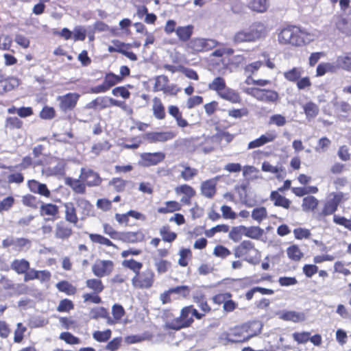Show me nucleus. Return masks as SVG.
<instances>
[{"label":"nucleus","instance_id":"obj_1","mask_svg":"<svg viewBox=\"0 0 351 351\" xmlns=\"http://www.w3.org/2000/svg\"><path fill=\"white\" fill-rule=\"evenodd\" d=\"M194 318L197 320L203 319V315L194 307L193 304L184 306L180 310V315L172 320L166 322V328L173 330L191 327L194 323Z\"/></svg>","mask_w":351,"mask_h":351},{"label":"nucleus","instance_id":"obj_2","mask_svg":"<svg viewBox=\"0 0 351 351\" xmlns=\"http://www.w3.org/2000/svg\"><path fill=\"white\" fill-rule=\"evenodd\" d=\"M208 87L210 90L216 92L221 99L231 104H241L242 101L239 93L234 89L228 87L225 79L222 77L218 76L215 77L208 84Z\"/></svg>","mask_w":351,"mask_h":351},{"label":"nucleus","instance_id":"obj_3","mask_svg":"<svg viewBox=\"0 0 351 351\" xmlns=\"http://www.w3.org/2000/svg\"><path fill=\"white\" fill-rule=\"evenodd\" d=\"M267 33L264 23L256 21L252 23L247 29H242L234 34L232 40L234 44L253 43L265 37Z\"/></svg>","mask_w":351,"mask_h":351},{"label":"nucleus","instance_id":"obj_4","mask_svg":"<svg viewBox=\"0 0 351 351\" xmlns=\"http://www.w3.org/2000/svg\"><path fill=\"white\" fill-rule=\"evenodd\" d=\"M233 254L235 258H241L253 265L258 264L261 258V252L256 247L255 244L250 240H244L235 246Z\"/></svg>","mask_w":351,"mask_h":351},{"label":"nucleus","instance_id":"obj_5","mask_svg":"<svg viewBox=\"0 0 351 351\" xmlns=\"http://www.w3.org/2000/svg\"><path fill=\"white\" fill-rule=\"evenodd\" d=\"M304 32L298 26L289 25L278 34V41L282 45L301 47L305 44Z\"/></svg>","mask_w":351,"mask_h":351},{"label":"nucleus","instance_id":"obj_6","mask_svg":"<svg viewBox=\"0 0 351 351\" xmlns=\"http://www.w3.org/2000/svg\"><path fill=\"white\" fill-rule=\"evenodd\" d=\"M219 45L215 39L195 37L186 44V49L192 54H198L211 51Z\"/></svg>","mask_w":351,"mask_h":351},{"label":"nucleus","instance_id":"obj_7","mask_svg":"<svg viewBox=\"0 0 351 351\" xmlns=\"http://www.w3.org/2000/svg\"><path fill=\"white\" fill-rule=\"evenodd\" d=\"M304 70L302 67H293L283 73L284 77L289 82L295 83L298 90L309 89L312 82L308 76L302 77Z\"/></svg>","mask_w":351,"mask_h":351},{"label":"nucleus","instance_id":"obj_8","mask_svg":"<svg viewBox=\"0 0 351 351\" xmlns=\"http://www.w3.org/2000/svg\"><path fill=\"white\" fill-rule=\"evenodd\" d=\"M245 93L257 101L266 104H276L280 100L278 93L272 89L250 87L245 90Z\"/></svg>","mask_w":351,"mask_h":351},{"label":"nucleus","instance_id":"obj_9","mask_svg":"<svg viewBox=\"0 0 351 351\" xmlns=\"http://www.w3.org/2000/svg\"><path fill=\"white\" fill-rule=\"evenodd\" d=\"M348 198L343 192L331 193L330 198L324 203L322 210L318 213V218L322 219L326 216L335 214L337 210L339 204Z\"/></svg>","mask_w":351,"mask_h":351},{"label":"nucleus","instance_id":"obj_10","mask_svg":"<svg viewBox=\"0 0 351 351\" xmlns=\"http://www.w3.org/2000/svg\"><path fill=\"white\" fill-rule=\"evenodd\" d=\"M155 282V273L151 268L138 272L132 279L134 287L138 289H149Z\"/></svg>","mask_w":351,"mask_h":351},{"label":"nucleus","instance_id":"obj_11","mask_svg":"<svg viewBox=\"0 0 351 351\" xmlns=\"http://www.w3.org/2000/svg\"><path fill=\"white\" fill-rule=\"evenodd\" d=\"M112 43L111 52H119L132 61H136L138 60L137 56L132 51H130V49L132 47H140L141 45L140 41H134L132 43H125L117 40H114Z\"/></svg>","mask_w":351,"mask_h":351},{"label":"nucleus","instance_id":"obj_12","mask_svg":"<svg viewBox=\"0 0 351 351\" xmlns=\"http://www.w3.org/2000/svg\"><path fill=\"white\" fill-rule=\"evenodd\" d=\"M80 95L77 93H68L63 95L58 96L57 101L58 107L63 112L73 110L79 101Z\"/></svg>","mask_w":351,"mask_h":351},{"label":"nucleus","instance_id":"obj_13","mask_svg":"<svg viewBox=\"0 0 351 351\" xmlns=\"http://www.w3.org/2000/svg\"><path fill=\"white\" fill-rule=\"evenodd\" d=\"M111 238L119 239L125 243H137L145 241V236L143 230H138L137 231H128L122 232H116L111 231Z\"/></svg>","mask_w":351,"mask_h":351},{"label":"nucleus","instance_id":"obj_14","mask_svg":"<svg viewBox=\"0 0 351 351\" xmlns=\"http://www.w3.org/2000/svg\"><path fill=\"white\" fill-rule=\"evenodd\" d=\"M39 215L46 221H54L60 218L59 206L53 203L41 202Z\"/></svg>","mask_w":351,"mask_h":351},{"label":"nucleus","instance_id":"obj_15","mask_svg":"<svg viewBox=\"0 0 351 351\" xmlns=\"http://www.w3.org/2000/svg\"><path fill=\"white\" fill-rule=\"evenodd\" d=\"M177 195H182L180 202L184 205L191 204L192 199L196 195L195 189L187 184H180L175 188Z\"/></svg>","mask_w":351,"mask_h":351},{"label":"nucleus","instance_id":"obj_16","mask_svg":"<svg viewBox=\"0 0 351 351\" xmlns=\"http://www.w3.org/2000/svg\"><path fill=\"white\" fill-rule=\"evenodd\" d=\"M277 138L278 133L276 130H269L258 138L250 141L247 145V148L251 149L260 147L265 144L275 141Z\"/></svg>","mask_w":351,"mask_h":351},{"label":"nucleus","instance_id":"obj_17","mask_svg":"<svg viewBox=\"0 0 351 351\" xmlns=\"http://www.w3.org/2000/svg\"><path fill=\"white\" fill-rule=\"evenodd\" d=\"M176 134L171 131L150 132L145 135V139L149 143H165L173 139Z\"/></svg>","mask_w":351,"mask_h":351},{"label":"nucleus","instance_id":"obj_18","mask_svg":"<svg viewBox=\"0 0 351 351\" xmlns=\"http://www.w3.org/2000/svg\"><path fill=\"white\" fill-rule=\"evenodd\" d=\"M73 234V228L66 221H59L55 226L54 236L62 241L68 240Z\"/></svg>","mask_w":351,"mask_h":351},{"label":"nucleus","instance_id":"obj_19","mask_svg":"<svg viewBox=\"0 0 351 351\" xmlns=\"http://www.w3.org/2000/svg\"><path fill=\"white\" fill-rule=\"evenodd\" d=\"M31 245V241L26 238H17L8 237L3 240L2 246L5 248L12 246V249L16 252H21L25 247H29Z\"/></svg>","mask_w":351,"mask_h":351},{"label":"nucleus","instance_id":"obj_20","mask_svg":"<svg viewBox=\"0 0 351 351\" xmlns=\"http://www.w3.org/2000/svg\"><path fill=\"white\" fill-rule=\"evenodd\" d=\"M27 184L32 193L38 194L47 199L51 198V193L46 184L41 183L36 180H29L27 181Z\"/></svg>","mask_w":351,"mask_h":351},{"label":"nucleus","instance_id":"obj_21","mask_svg":"<svg viewBox=\"0 0 351 351\" xmlns=\"http://www.w3.org/2000/svg\"><path fill=\"white\" fill-rule=\"evenodd\" d=\"M141 158L145 167L155 166L165 160V154L161 152H145L141 154Z\"/></svg>","mask_w":351,"mask_h":351},{"label":"nucleus","instance_id":"obj_22","mask_svg":"<svg viewBox=\"0 0 351 351\" xmlns=\"http://www.w3.org/2000/svg\"><path fill=\"white\" fill-rule=\"evenodd\" d=\"M75 202L80 210L82 220L94 216V206L88 200L84 197H79L76 199Z\"/></svg>","mask_w":351,"mask_h":351},{"label":"nucleus","instance_id":"obj_23","mask_svg":"<svg viewBox=\"0 0 351 351\" xmlns=\"http://www.w3.org/2000/svg\"><path fill=\"white\" fill-rule=\"evenodd\" d=\"M80 178L88 186H97L101 182L99 175L90 169L82 168Z\"/></svg>","mask_w":351,"mask_h":351},{"label":"nucleus","instance_id":"obj_24","mask_svg":"<svg viewBox=\"0 0 351 351\" xmlns=\"http://www.w3.org/2000/svg\"><path fill=\"white\" fill-rule=\"evenodd\" d=\"M219 178L217 177L204 181L201 184L200 190L203 196L211 199L217 192V183Z\"/></svg>","mask_w":351,"mask_h":351},{"label":"nucleus","instance_id":"obj_25","mask_svg":"<svg viewBox=\"0 0 351 351\" xmlns=\"http://www.w3.org/2000/svg\"><path fill=\"white\" fill-rule=\"evenodd\" d=\"M51 274L48 270H36L32 269L28 274L24 276V281L28 282L34 280H38L40 282H49L51 280Z\"/></svg>","mask_w":351,"mask_h":351},{"label":"nucleus","instance_id":"obj_26","mask_svg":"<svg viewBox=\"0 0 351 351\" xmlns=\"http://www.w3.org/2000/svg\"><path fill=\"white\" fill-rule=\"evenodd\" d=\"M64 208V221L76 226L79 222L77 210L73 202H65L63 204Z\"/></svg>","mask_w":351,"mask_h":351},{"label":"nucleus","instance_id":"obj_27","mask_svg":"<svg viewBox=\"0 0 351 351\" xmlns=\"http://www.w3.org/2000/svg\"><path fill=\"white\" fill-rule=\"evenodd\" d=\"M132 21L129 19H123L119 22V26L111 28V35L124 37L130 34Z\"/></svg>","mask_w":351,"mask_h":351},{"label":"nucleus","instance_id":"obj_28","mask_svg":"<svg viewBox=\"0 0 351 351\" xmlns=\"http://www.w3.org/2000/svg\"><path fill=\"white\" fill-rule=\"evenodd\" d=\"M194 29L195 27L192 24L178 26L176 34L180 42L186 44L191 40L194 33Z\"/></svg>","mask_w":351,"mask_h":351},{"label":"nucleus","instance_id":"obj_29","mask_svg":"<svg viewBox=\"0 0 351 351\" xmlns=\"http://www.w3.org/2000/svg\"><path fill=\"white\" fill-rule=\"evenodd\" d=\"M193 300L200 309L201 312H199V314L203 315V318L206 315L212 312V308L208 303L206 295L204 293H200L195 295L193 297Z\"/></svg>","mask_w":351,"mask_h":351},{"label":"nucleus","instance_id":"obj_30","mask_svg":"<svg viewBox=\"0 0 351 351\" xmlns=\"http://www.w3.org/2000/svg\"><path fill=\"white\" fill-rule=\"evenodd\" d=\"M16 86V80L14 77L5 76L0 69V95L12 90Z\"/></svg>","mask_w":351,"mask_h":351},{"label":"nucleus","instance_id":"obj_31","mask_svg":"<svg viewBox=\"0 0 351 351\" xmlns=\"http://www.w3.org/2000/svg\"><path fill=\"white\" fill-rule=\"evenodd\" d=\"M280 191H272L269 195V199L273 202L275 206L282 207L285 209H289L291 201L285 196L280 194Z\"/></svg>","mask_w":351,"mask_h":351},{"label":"nucleus","instance_id":"obj_32","mask_svg":"<svg viewBox=\"0 0 351 351\" xmlns=\"http://www.w3.org/2000/svg\"><path fill=\"white\" fill-rule=\"evenodd\" d=\"M10 267L17 274H24V276L31 270L29 262L25 258L14 259Z\"/></svg>","mask_w":351,"mask_h":351},{"label":"nucleus","instance_id":"obj_33","mask_svg":"<svg viewBox=\"0 0 351 351\" xmlns=\"http://www.w3.org/2000/svg\"><path fill=\"white\" fill-rule=\"evenodd\" d=\"M168 112L175 119L179 128H184L189 125L188 121L183 117L182 113L178 106L174 105L169 106L168 107Z\"/></svg>","mask_w":351,"mask_h":351},{"label":"nucleus","instance_id":"obj_34","mask_svg":"<svg viewBox=\"0 0 351 351\" xmlns=\"http://www.w3.org/2000/svg\"><path fill=\"white\" fill-rule=\"evenodd\" d=\"M182 204L176 200H169L164 203V206L158 207L157 212L159 214H167L180 211Z\"/></svg>","mask_w":351,"mask_h":351},{"label":"nucleus","instance_id":"obj_35","mask_svg":"<svg viewBox=\"0 0 351 351\" xmlns=\"http://www.w3.org/2000/svg\"><path fill=\"white\" fill-rule=\"evenodd\" d=\"M180 167L182 168L180 176L184 181L193 180L199 173L197 169L191 167L188 164L182 163Z\"/></svg>","mask_w":351,"mask_h":351},{"label":"nucleus","instance_id":"obj_36","mask_svg":"<svg viewBox=\"0 0 351 351\" xmlns=\"http://www.w3.org/2000/svg\"><path fill=\"white\" fill-rule=\"evenodd\" d=\"M268 0H251L247 4V7L252 11L257 13H264L269 8Z\"/></svg>","mask_w":351,"mask_h":351},{"label":"nucleus","instance_id":"obj_37","mask_svg":"<svg viewBox=\"0 0 351 351\" xmlns=\"http://www.w3.org/2000/svg\"><path fill=\"white\" fill-rule=\"evenodd\" d=\"M109 265L110 261H108L97 260L92 267L93 274L99 278L104 276L106 274Z\"/></svg>","mask_w":351,"mask_h":351},{"label":"nucleus","instance_id":"obj_38","mask_svg":"<svg viewBox=\"0 0 351 351\" xmlns=\"http://www.w3.org/2000/svg\"><path fill=\"white\" fill-rule=\"evenodd\" d=\"M66 184L76 193L84 194L86 192V184L80 178L79 179L68 178Z\"/></svg>","mask_w":351,"mask_h":351},{"label":"nucleus","instance_id":"obj_39","mask_svg":"<svg viewBox=\"0 0 351 351\" xmlns=\"http://www.w3.org/2000/svg\"><path fill=\"white\" fill-rule=\"evenodd\" d=\"M152 110L153 114L156 119L161 120L165 118L166 114L165 107L160 98L154 97L153 99Z\"/></svg>","mask_w":351,"mask_h":351},{"label":"nucleus","instance_id":"obj_40","mask_svg":"<svg viewBox=\"0 0 351 351\" xmlns=\"http://www.w3.org/2000/svg\"><path fill=\"white\" fill-rule=\"evenodd\" d=\"M318 205L319 200L314 196L308 195L302 199V207L304 211H314L317 208Z\"/></svg>","mask_w":351,"mask_h":351},{"label":"nucleus","instance_id":"obj_41","mask_svg":"<svg viewBox=\"0 0 351 351\" xmlns=\"http://www.w3.org/2000/svg\"><path fill=\"white\" fill-rule=\"evenodd\" d=\"M291 190L297 197H303L308 194H315L319 191L316 186L292 187Z\"/></svg>","mask_w":351,"mask_h":351},{"label":"nucleus","instance_id":"obj_42","mask_svg":"<svg viewBox=\"0 0 351 351\" xmlns=\"http://www.w3.org/2000/svg\"><path fill=\"white\" fill-rule=\"evenodd\" d=\"M56 287L59 291L63 292L67 295H73L77 293L76 287L67 280L58 282Z\"/></svg>","mask_w":351,"mask_h":351},{"label":"nucleus","instance_id":"obj_43","mask_svg":"<svg viewBox=\"0 0 351 351\" xmlns=\"http://www.w3.org/2000/svg\"><path fill=\"white\" fill-rule=\"evenodd\" d=\"M160 234L162 239L165 242L172 243L177 239V234L175 232L171 230V228L169 225L162 226L159 230Z\"/></svg>","mask_w":351,"mask_h":351},{"label":"nucleus","instance_id":"obj_44","mask_svg":"<svg viewBox=\"0 0 351 351\" xmlns=\"http://www.w3.org/2000/svg\"><path fill=\"white\" fill-rule=\"evenodd\" d=\"M288 258L295 262L300 261L304 256L303 252L298 245L293 244L287 248Z\"/></svg>","mask_w":351,"mask_h":351},{"label":"nucleus","instance_id":"obj_45","mask_svg":"<svg viewBox=\"0 0 351 351\" xmlns=\"http://www.w3.org/2000/svg\"><path fill=\"white\" fill-rule=\"evenodd\" d=\"M41 202L43 201L32 194H27L22 197L23 204L34 210L39 208Z\"/></svg>","mask_w":351,"mask_h":351},{"label":"nucleus","instance_id":"obj_46","mask_svg":"<svg viewBox=\"0 0 351 351\" xmlns=\"http://www.w3.org/2000/svg\"><path fill=\"white\" fill-rule=\"evenodd\" d=\"M130 74V70L128 66L123 65L120 68V75H116L111 72V86L121 82L123 79Z\"/></svg>","mask_w":351,"mask_h":351},{"label":"nucleus","instance_id":"obj_47","mask_svg":"<svg viewBox=\"0 0 351 351\" xmlns=\"http://www.w3.org/2000/svg\"><path fill=\"white\" fill-rule=\"evenodd\" d=\"M304 112L308 119L315 118L319 112V106L313 101H308L303 106Z\"/></svg>","mask_w":351,"mask_h":351},{"label":"nucleus","instance_id":"obj_48","mask_svg":"<svg viewBox=\"0 0 351 351\" xmlns=\"http://www.w3.org/2000/svg\"><path fill=\"white\" fill-rule=\"evenodd\" d=\"M112 314L113 319H111V324L121 323L125 315V311L121 305L115 304L112 307Z\"/></svg>","mask_w":351,"mask_h":351},{"label":"nucleus","instance_id":"obj_49","mask_svg":"<svg viewBox=\"0 0 351 351\" xmlns=\"http://www.w3.org/2000/svg\"><path fill=\"white\" fill-rule=\"evenodd\" d=\"M23 122L17 117H8L5 121V128L10 130H21L23 128Z\"/></svg>","mask_w":351,"mask_h":351},{"label":"nucleus","instance_id":"obj_50","mask_svg":"<svg viewBox=\"0 0 351 351\" xmlns=\"http://www.w3.org/2000/svg\"><path fill=\"white\" fill-rule=\"evenodd\" d=\"M244 235L247 237L258 239L263 234V230L258 226L245 227L243 226Z\"/></svg>","mask_w":351,"mask_h":351},{"label":"nucleus","instance_id":"obj_51","mask_svg":"<svg viewBox=\"0 0 351 351\" xmlns=\"http://www.w3.org/2000/svg\"><path fill=\"white\" fill-rule=\"evenodd\" d=\"M178 254L180 256L178 259L179 265L183 267H186L193 256L191 250L189 248H181Z\"/></svg>","mask_w":351,"mask_h":351},{"label":"nucleus","instance_id":"obj_52","mask_svg":"<svg viewBox=\"0 0 351 351\" xmlns=\"http://www.w3.org/2000/svg\"><path fill=\"white\" fill-rule=\"evenodd\" d=\"M86 287L91 289L94 293L99 294L104 290V285L101 280L99 279H88L86 281Z\"/></svg>","mask_w":351,"mask_h":351},{"label":"nucleus","instance_id":"obj_53","mask_svg":"<svg viewBox=\"0 0 351 351\" xmlns=\"http://www.w3.org/2000/svg\"><path fill=\"white\" fill-rule=\"evenodd\" d=\"M233 53H234V49L232 48L216 49L214 51H213L210 54V61H213V58H220L221 63L222 64H225L222 58L223 55L227 54V55L230 56Z\"/></svg>","mask_w":351,"mask_h":351},{"label":"nucleus","instance_id":"obj_54","mask_svg":"<svg viewBox=\"0 0 351 351\" xmlns=\"http://www.w3.org/2000/svg\"><path fill=\"white\" fill-rule=\"evenodd\" d=\"M122 265L128 268L134 272L135 275L141 271L143 267V263L138 261H135L133 258L131 259H125L123 261Z\"/></svg>","mask_w":351,"mask_h":351},{"label":"nucleus","instance_id":"obj_55","mask_svg":"<svg viewBox=\"0 0 351 351\" xmlns=\"http://www.w3.org/2000/svg\"><path fill=\"white\" fill-rule=\"evenodd\" d=\"M244 330L242 328H235L230 333L231 341L236 343L244 342L248 340L249 337L243 335Z\"/></svg>","mask_w":351,"mask_h":351},{"label":"nucleus","instance_id":"obj_56","mask_svg":"<svg viewBox=\"0 0 351 351\" xmlns=\"http://www.w3.org/2000/svg\"><path fill=\"white\" fill-rule=\"evenodd\" d=\"M252 217L254 220L261 223L267 217V211L266 208L264 206H260L254 208L252 212Z\"/></svg>","mask_w":351,"mask_h":351},{"label":"nucleus","instance_id":"obj_57","mask_svg":"<svg viewBox=\"0 0 351 351\" xmlns=\"http://www.w3.org/2000/svg\"><path fill=\"white\" fill-rule=\"evenodd\" d=\"M281 317L285 321L299 322L304 319V315L295 311H285L282 313Z\"/></svg>","mask_w":351,"mask_h":351},{"label":"nucleus","instance_id":"obj_58","mask_svg":"<svg viewBox=\"0 0 351 351\" xmlns=\"http://www.w3.org/2000/svg\"><path fill=\"white\" fill-rule=\"evenodd\" d=\"M335 71V66L328 62H322L317 65L316 69V76L324 75L327 72Z\"/></svg>","mask_w":351,"mask_h":351},{"label":"nucleus","instance_id":"obj_59","mask_svg":"<svg viewBox=\"0 0 351 351\" xmlns=\"http://www.w3.org/2000/svg\"><path fill=\"white\" fill-rule=\"evenodd\" d=\"M155 267L158 274L167 272L171 267V263L169 261L160 258L155 263Z\"/></svg>","mask_w":351,"mask_h":351},{"label":"nucleus","instance_id":"obj_60","mask_svg":"<svg viewBox=\"0 0 351 351\" xmlns=\"http://www.w3.org/2000/svg\"><path fill=\"white\" fill-rule=\"evenodd\" d=\"M310 335L311 332L307 331L295 332L292 334V337L298 344H304L309 341Z\"/></svg>","mask_w":351,"mask_h":351},{"label":"nucleus","instance_id":"obj_61","mask_svg":"<svg viewBox=\"0 0 351 351\" xmlns=\"http://www.w3.org/2000/svg\"><path fill=\"white\" fill-rule=\"evenodd\" d=\"M338 65L344 70L351 71V53L339 56L337 59Z\"/></svg>","mask_w":351,"mask_h":351},{"label":"nucleus","instance_id":"obj_62","mask_svg":"<svg viewBox=\"0 0 351 351\" xmlns=\"http://www.w3.org/2000/svg\"><path fill=\"white\" fill-rule=\"evenodd\" d=\"M333 222L339 226L344 227L346 229L351 232V219H347L343 216L334 215L332 217Z\"/></svg>","mask_w":351,"mask_h":351},{"label":"nucleus","instance_id":"obj_63","mask_svg":"<svg viewBox=\"0 0 351 351\" xmlns=\"http://www.w3.org/2000/svg\"><path fill=\"white\" fill-rule=\"evenodd\" d=\"M169 83V78L166 75H160L156 78L154 85V90L155 92L162 91L165 86Z\"/></svg>","mask_w":351,"mask_h":351},{"label":"nucleus","instance_id":"obj_64","mask_svg":"<svg viewBox=\"0 0 351 351\" xmlns=\"http://www.w3.org/2000/svg\"><path fill=\"white\" fill-rule=\"evenodd\" d=\"M244 235L243 226L232 227L229 232V238L234 242L241 240L242 235Z\"/></svg>","mask_w":351,"mask_h":351}]
</instances>
